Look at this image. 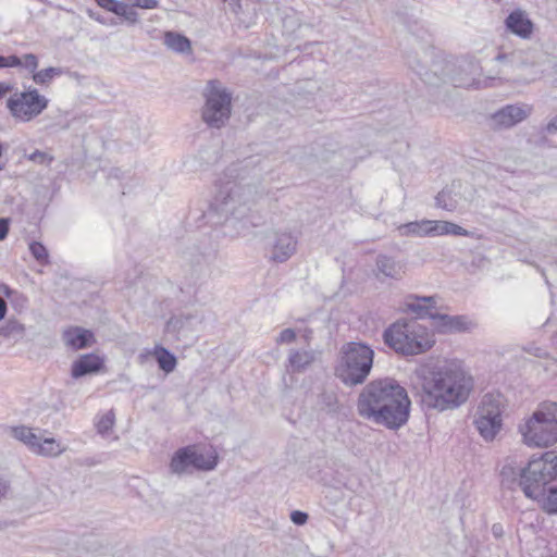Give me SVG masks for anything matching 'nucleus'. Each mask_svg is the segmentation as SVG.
Segmentation results:
<instances>
[{"label": "nucleus", "mask_w": 557, "mask_h": 557, "mask_svg": "<svg viewBox=\"0 0 557 557\" xmlns=\"http://www.w3.org/2000/svg\"><path fill=\"white\" fill-rule=\"evenodd\" d=\"M504 488L519 487L527 498L537 502L548 515H557V453L549 450L524 467L507 462L500 470Z\"/></svg>", "instance_id": "nucleus-1"}, {"label": "nucleus", "mask_w": 557, "mask_h": 557, "mask_svg": "<svg viewBox=\"0 0 557 557\" xmlns=\"http://www.w3.org/2000/svg\"><path fill=\"white\" fill-rule=\"evenodd\" d=\"M421 381L420 404L426 411H445L467 401L473 382L462 368L449 361L426 366L418 372Z\"/></svg>", "instance_id": "nucleus-2"}, {"label": "nucleus", "mask_w": 557, "mask_h": 557, "mask_svg": "<svg viewBox=\"0 0 557 557\" xmlns=\"http://www.w3.org/2000/svg\"><path fill=\"white\" fill-rule=\"evenodd\" d=\"M357 411L366 420L397 430L409 419L410 399L405 387L395 379H375L360 392Z\"/></svg>", "instance_id": "nucleus-3"}, {"label": "nucleus", "mask_w": 557, "mask_h": 557, "mask_svg": "<svg viewBox=\"0 0 557 557\" xmlns=\"http://www.w3.org/2000/svg\"><path fill=\"white\" fill-rule=\"evenodd\" d=\"M255 188L240 182H220L218 193L205 216L212 224H224L236 235H246L255 224L249 216V203L255 199Z\"/></svg>", "instance_id": "nucleus-4"}, {"label": "nucleus", "mask_w": 557, "mask_h": 557, "mask_svg": "<svg viewBox=\"0 0 557 557\" xmlns=\"http://www.w3.org/2000/svg\"><path fill=\"white\" fill-rule=\"evenodd\" d=\"M407 63L421 81L430 86H438L447 82L460 88L478 89L481 86V82L476 78L481 73V65L471 57L460 58L456 62L434 60L430 70L421 64L416 55H408Z\"/></svg>", "instance_id": "nucleus-5"}, {"label": "nucleus", "mask_w": 557, "mask_h": 557, "mask_svg": "<svg viewBox=\"0 0 557 557\" xmlns=\"http://www.w3.org/2000/svg\"><path fill=\"white\" fill-rule=\"evenodd\" d=\"M382 337L387 347L405 357L424 354L435 344L433 332L413 319H398Z\"/></svg>", "instance_id": "nucleus-6"}, {"label": "nucleus", "mask_w": 557, "mask_h": 557, "mask_svg": "<svg viewBox=\"0 0 557 557\" xmlns=\"http://www.w3.org/2000/svg\"><path fill=\"white\" fill-rule=\"evenodd\" d=\"M374 350L361 342L345 343L338 352L334 375L346 387L363 384L371 373Z\"/></svg>", "instance_id": "nucleus-7"}, {"label": "nucleus", "mask_w": 557, "mask_h": 557, "mask_svg": "<svg viewBox=\"0 0 557 557\" xmlns=\"http://www.w3.org/2000/svg\"><path fill=\"white\" fill-rule=\"evenodd\" d=\"M529 446L548 447L557 442V403L544 401L531 418L520 426Z\"/></svg>", "instance_id": "nucleus-8"}, {"label": "nucleus", "mask_w": 557, "mask_h": 557, "mask_svg": "<svg viewBox=\"0 0 557 557\" xmlns=\"http://www.w3.org/2000/svg\"><path fill=\"white\" fill-rule=\"evenodd\" d=\"M205 104L201 110L202 121L210 127L220 129L231 117L232 92L218 79L207 83L203 90Z\"/></svg>", "instance_id": "nucleus-9"}, {"label": "nucleus", "mask_w": 557, "mask_h": 557, "mask_svg": "<svg viewBox=\"0 0 557 557\" xmlns=\"http://www.w3.org/2000/svg\"><path fill=\"white\" fill-rule=\"evenodd\" d=\"M49 100L36 88L15 92L7 101L11 115L23 122H29L40 115L48 107Z\"/></svg>", "instance_id": "nucleus-10"}, {"label": "nucleus", "mask_w": 557, "mask_h": 557, "mask_svg": "<svg viewBox=\"0 0 557 557\" xmlns=\"http://www.w3.org/2000/svg\"><path fill=\"white\" fill-rule=\"evenodd\" d=\"M474 425L486 441H493L503 426L502 408L498 396L486 394L478 408Z\"/></svg>", "instance_id": "nucleus-11"}, {"label": "nucleus", "mask_w": 557, "mask_h": 557, "mask_svg": "<svg viewBox=\"0 0 557 557\" xmlns=\"http://www.w3.org/2000/svg\"><path fill=\"white\" fill-rule=\"evenodd\" d=\"M182 259L189 272V283L197 284L209 275V265L212 261V255L200 245L193 244L182 251Z\"/></svg>", "instance_id": "nucleus-12"}, {"label": "nucleus", "mask_w": 557, "mask_h": 557, "mask_svg": "<svg viewBox=\"0 0 557 557\" xmlns=\"http://www.w3.org/2000/svg\"><path fill=\"white\" fill-rule=\"evenodd\" d=\"M530 114L525 106L506 104L490 116V127L494 131L507 129L524 121Z\"/></svg>", "instance_id": "nucleus-13"}, {"label": "nucleus", "mask_w": 557, "mask_h": 557, "mask_svg": "<svg viewBox=\"0 0 557 557\" xmlns=\"http://www.w3.org/2000/svg\"><path fill=\"white\" fill-rule=\"evenodd\" d=\"M405 273L406 263L404 261L386 253H379L376 256L373 274L380 282H383L385 278L398 281Z\"/></svg>", "instance_id": "nucleus-14"}, {"label": "nucleus", "mask_w": 557, "mask_h": 557, "mask_svg": "<svg viewBox=\"0 0 557 557\" xmlns=\"http://www.w3.org/2000/svg\"><path fill=\"white\" fill-rule=\"evenodd\" d=\"M297 238L288 232L275 233L270 259L276 263L286 262L297 250Z\"/></svg>", "instance_id": "nucleus-15"}, {"label": "nucleus", "mask_w": 557, "mask_h": 557, "mask_svg": "<svg viewBox=\"0 0 557 557\" xmlns=\"http://www.w3.org/2000/svg\"><path fill=\"white\" fill-rule=\"evenodd\" d=\"M436 296H418L410 294L405 299V310L416 314V319H424L434 315L436 311Z\"/></svg>", "instance_id": "nucleus-16"}, {"label": "nucleus", "mask_w": 557, "mask_h": 557, "mask_svg": "<svg viewBox=\"0 0 557 557\" xmlns=\"http://www.w3.org/2000/svg\"><path fill=\"white\" fill-rule=\"evenodd\" d=\"M505 27L509 33L522 39H529L533 34L534 24L524 11L517 9L505 18Z\"/></svg>", "instance_id": "nucleus-17"}, {"label": "nucleus", "mask_w": 557, "mask_h": 557, "mask_svg": "<svg viewBox=\"0 0 557 557\" xmlns=\"http://www.w3.org/2000/svg\"><path fill=\"white\" fill-rule=\"evenodd\" d=\"M104 368L102 358L95 354H85L79 356L71 368L73 379H79L85 375L99 373Z\"/></svg>", "instance_id": "nucleus-18"}, {"label": "nucleus", "mask_w": 557, "mask_h": 557, "mask_svg": "<svg viewBox=\"0 0 557 557\" xmlns=\"http://www.w3.org/2000/svg\"><path fill=\"white\" fill-rule=\"evenodd\" d=\"M432 326L438 333H454L467 330V319L463 315H449L445 313L435 312L431 315Z\"/></svg>", "instance_id": "nucleus-19"}, {"label": "nucleus", "mask_w": 557, "mask_h": 557, "mask_svg": "<svg viewBox=\"0 0 557 557\" xmlns=\"http://www.w3.org/2000/svg\"><path fill=\"white\" fill-rule=\"evenodd\" d=\"M317 352L313 349H290L287 368L293 373H302L315 361Z\"/></svg>", "instance_id": "nucleus-20"}, {"label": "nucleus", "mask_w": 557, "mask_h": 557, "mask_svg": "<svg viewBox=\"0 0 557 557\" xmlns=\"http://www.w3.org/2000/svg\"><path fill=\"white\" fill-rule=\"evenodd\" d=\"M63 338L66 345L75 350L87 348L95 343L94 333L79 326L66 330L63 333Z\"/></svg>", "instance_id": "nucleus-21"}, {"label": "nucleus", "mask_w": 557, "mask_h": 557, "mask_svg": "<svg viewBox=\"0 0 557 557\" xmlns=\"http://www.w3.org/2000/svg\"><path fill=\"white\" fill-rule=\"evenodd\" d=\"M193 446L178 448L172 456L170 461V471L173 474L182 475L193 469L191 462Z\"/></svg>", "instance_id": "nucleus-22"}, {"label": "nucleus", "mask_w": 557, "mask_h": 557, "mask_svg": "<svg viewBox=\"0 0 557 557\" xmlns=\"http://www.w3.org/2000/svg\"><path fill=\"white\" fill-rule=\"evenodd\" d=\"M196 317L191 313H182L171 317L165 324V332L173 335H181L194 330Z\"/></svg>", "instance_id": "nucleus-23"}, {"label": "nucleus", "mask_w": 557, "mask_h": 557, "mask_svg": "<svg viewBox=\"0 0 557 557\" xmlns=\"http://www.w3.org/2000/svg\"><path fill=\"white\" fill-rule=\"evenodd\" d=\"M65 449L66 448L54 437L39 436L38 443L34 448V454L44 457H58L63 454Z\"/></svg>", "instance_id": "nucleus-24"}, {"label": "nucleus", "mask_w": 557, "mask_h": 557, "mask_svg": "<svg viewBox=\"0 0 557 557\" xmlns=\"http://www.w3.org/2000/svg\"><path fill=\"white\" fill-rule=\"evenodd\" d=\"M401 236H431V220L408 222L398 226Z\"/></svg>", "instance_id": "nucleus-25"}, {"label": "nucleus", "mask_w": 557, "mask_h": 557, "mask_svg": "<svg viewBox=\"0 0 557 557\" xmlns=\"http://www.w3.org/2000/svg\"><path fill=\"white\" fill-rule=\"evenodd\" d=\"M153 356L158 362L159 369L163 372L171 373L175 370L177 359L174 354L163 346L157 345L153 349Z\"/></svg>", "instance_id": "nucleus-26"}, {"label": "nucleus", "mask_w": 557, "mask_h": 557, "mask_svg": "<svg viewBox=\"0 0 557 557\" xmlns=\"http://www.w3.org/2000/svg\"><path fill=\"white\" fill-rule=\"evenodd\" d=\"M317 409L326 413L334 414L339 410V401L334 391H322L317 398Z\"/></svg>", "instance_id": "nucleus-27"}, {"label": "nucleus", "mask_w": 557, "mask_h": 557, "mask_svg": "<svg viewBox=\"0 0 557 557\" xmlns=\"http://www.w3.org/2000/svg\"><path fill=\"white\" fill-rule=\"evenodd\" d=\"M10 434L15 440L25 444L28 447V449L32 453H34V448L38 443L39 435L34 433L32 428H28L26 425L12 426L10 430Z\"/></svg>", "instance_id": "nucleus-28"}, {"label": "nucleus", "mask_w": 557, "mask_h": 557, "mask_svg": "<svg viewBox=\"0 0 557 557\" xmlns=\"http://www.w3.org/2000/svg\"><path fill=\"white\" fill-rule=\"evenodd\" d=\"M164 42L169 49L178 53H188L191 51L190 40L178 33H165Z\"/></svg>", "instance_id": "nucleus-29"}, {"label": "nucleus", "mask_w": 557, "mask_h": 557, "mask_svg": "<svg viewBox=\"0 0 557 557\" xmlns=\"http://www.w3.org/2000/svg\"><path fill=\"white\" fill-rule=\"evenodd\" d=\"M25 335V326L16 320H8L0 326V337L14 343L21 341Z\"/></svg>", "instance_id": "nucleus-30"}, {"label": "nucleus", "mask_w": 557, "mask_h": 557, "mask_svg": "<svg viewBox=\"0 0 557 557\" xmlns=\"http://www.w3.org/2000/svg\"><path fill=\"white\" fill-rule=\"evenodd\" d=\"M63 73L61 67H47L33 74V81L37 85H48L55 76H60Z\"/></svg>", "instance_id": "nucleus-31"}, {"label": "nucleus", "mask_w": 557, "mask_h": 557, "mask_svg": "<svg viewBox=\"0 0 557 557\" xmlns=\"http://www.w3.org/2000/svg\"><path fill=\"white\" fill-rule=\"evenodd\" d=\"M193 469L201 470V471H210L213 470L216 466L215 459H208L203 454L197 453V450L193 447V456H191Z\"/></svg>", "instance_id": "nucleus-32"}, {"label": "nucleus", "mask_w": 557, "mask_h": 557, "mask_svg": "<svg viewBox=\"0 0 557 557\" xmlns=\"http://www.w3.org/2000/svg\"><path fill=\"white\" fill-rule=\"evenodd\" d=\"M29 251L32 256L40 263L48 264L49 263V253L47 248L40 242L33 240L29 244Z\"/></svg>", "instance_id": "nucleus-33"}, {"label": "nucleus", "mask_w": 557, "mask_h": 557, "mask_svg": "<svg viewBox=\"0 0 557 557\" xmlns=\"http://www.w3.org/2000/svg\"><path fill=\"white\" fill-rule=\"evenodd\" d=\"M24 158H26L27 160L32 161L35 164L44 166H50L54 160L53 156L38 149L33 151L32 153H25Z\"/></svg>", "instance_id": "nucleus-34"}, {"label": "nucleus", "mask_w": 557, "mask_h": 557, "mask_svg": "<svg viewBox=\"0 0 557 557\" xmlns=\"http://www.w3.org/2000/svg\"><path fill=\"white\" fill-rule=\"evenodd\" d=\"M136 7H133V2L125 3L123 2L122 9L119 13V17H122L129 25H135L139 22V15L135 10Z\"/></svg>", "instance_id": "nucleus-35"}, {"label": "nucleus", "mask_w": 557, "mask_h": 557, "mask_svg": "<svg viewBox=\"0 0 557 557\" xmlns=\"http://www.w3.org/2000/svg\"><path fill=\"white\" fill-rule=\"evenodd\" d=\"M115 422V414L113 410H109L104 413L99 421L97 422V431L101 435L108 434V432L113 428Z\"/></svg>", "instance_id": "nucleus-36"}, {"label": "nucleus", "mask_w": 557, "mask_h": 557, "mask_svg": "<svg viewBox=\"0 0 557 557\" xmlns=\"http://www.w3.org/2000/svg\"><path fill=\"white\" fill-rule=\"evenodd\" d=\"M435 203L438 208L447 211H454L456 208V205L450 197V193L446 190H442L436 195Z\"/></svg>", "instance_id": "nucleus-37"}, {"label": "nucleus", "mask_w": 557, "mask_h": 557, "mask_svg": "<svg viewBox=\"0 0 557 557\" xmlns=\"http://www.w3.org/2000/svg\"><path fill=\"white\" fill-rule=\"evenodd\" d=\"M95 1L97 2V4L100 8L104 9L108 12L115 14L116 16H119V13L123 5V1H119V0H95Z\"/></svg>", "instance_id": "nucleus-38"}, {"label": "nucleus", "mask_w": 557, "mask_h": 557, "mask_svg": "<svg viewBox=\"0 0 557 557\" xmlns=\"http://www.w3.org/2000/svg\"><path fill=\"white\" fill-rule=\"evenodd\" d=\"M450 222L448 221H432L431 220V236L448 235Z\"/></svg>", "instance_id": "nucleus-39"}, {"label": "nucleus", "mask_w": 557, "mask_h": 557, "mask_svg": "<svg viewBox=\"0 0 557 557\" xmlns=\"http://www.w3.org/2000/svg\"><path fill=\"white\" fill-rule=\"evenodd\" d=\"M20 66H22V59L20 57L15 54L9 57L0 55V69Z\"/></svg>", "instance_id": "nucleus-40"}, {"label": "nucleus", "mask_w": 557, "mask_h": 557, "mask_svg": "<svg viewBox=\"0 0 557 557\" xmlns=\"http://www.w3.org/2000/svg\"><path fill=\"white\" fill-rule=\"evenodd\" d=\"M22 66H24L34 74L38 67V58L34 53L24 54L22 60Z\"/></svg>", "instance_id": "nucleus-41"}, {"label": "nucleus", "mask_w": 557, "mask_h": 557, "mask_svg": "<svg viewBox=\"0 0 557 557\" xmlns=\"http://www.w3.org/2000/svg\"><path fill=\"white\" fill-rule=\"evenodd\" d=\"M296 339V333L293 329H284L277 339V344H289L293 343Z\"/></svg>", "instance_id": "nucleus-42"}, {"label": "nucleus", "mask_w": 557, "mask_h": 557, "mask_svg": "<svg viewBox=\"0 0 557 557\" xmlns=\"http://www.w3.org/2000/svg\"><path fill=\"white\" fill-rule=\"evenodd\" d=\"M308 513L305 512V511H300V510H294L292 511L290 513V520L296 524V525H304L307 521H308Z\"/></svg>", "instance_id": "nucleus-43"}, {"label": "nucleus", "mask_w": 557, "mask_h": 557, "mask_svg": "<svg viewBox=\"0 0 557 557\" xmlns=\"http://www.w3.org/2000/svg\"><path fill=\"white\" fill-rule=\"evenodd\" d=\"M448 235L469 236L470 232L467 231L466 228L450 222Z\"/></svg>", "instance_id": "nucleus-44"}, {"label": "nucleus", "mask_w": 557, "mask_h": 557, "mask_svg": "<svg viewBox=\"0 0 557 557\" xmlns=\"http://www.w3.org/2000/svg\"><path fill=\"white\" fill-rule=\"evenodd\" d=\"M10 231V220L0 218V240H4Z\"/></svg>", "instance_id": "nucleus-45"}, {"label": "nucleus", "mask_w": 557, "mask_h": 557, "mask_svg": "<svg viewBox=\"0 0 557 557\" xmlns=\"http://www.w3.org/2000/svg\"><path fill=\"white\" fill-rule=\"evenodd\" d=\"M87 13H88V16L90 18H92V20H95V21H97V22H99L101 24H104V25L106 24L116 25V22L113 18H111L110 23H108L107 20L100 13H98V12H95L92 10H88Z\"/></svg>", "instance_id": "nucleus-46"}, {"label": "nucleus", "mask_w": 557, "mask_h": 557, "mask_svg": "<svg viewBox=\"0 0 557 557\" xmlns=\"http://www.w3.org/2000/svg\"><path fill=\"white\" fill-rule=\"evenodd\" d=\"M515 59H516V54L515 53H504V52H499L496 57H495V60L497 62H500V63H513L515 62Z\"/></svg>", "instance_id": "nucleus-47"}, {"label": "nucleus", "mask_w": 557, "mask_h": 557, "mask_svg": "<svg viewBox=\"0 0 557 557\" xmlns=\"http://www.w3.org/2000/svg\"><path fill=\"white\" fill-rule=\"evenodd\" d=\"M545 132L547 134H555L557 132V114L547 123Z\"/></svg>", "instance_id": "nucleus-48"}, {"label": "nucleus", "mask_w": 557, "mask_h": 557, "mask_svg": "<svg viewBox=\"0 0 557 557\" xmlns=\"http://www.w3.org/2000/svg\"><path fill=\"white\" fill-rule=\"evenodd\" d=\"M222 1L228 3L232 12H234L235 14L239 13V11L242 9L240 0H222Z\"/></svg>", "instance_id": "nucleus-49"}, {"label": "nucleus", "mask_w": 557, "mask_h": 557, "mask_svg": "<svg viewBox=\"0 0 557 557\" xmlns=\"http://www.w3.org/2000/svg\"><path fill=\"white\" fill-rule=\"evenodd\" d=\"M492 533L496 539H499L504 535V529L500 523H494L492 525Z\"/></svg>", "instance_id": "nucleus-50"}, {"label": "nucleus", "mask_w": 557, "mask_h": 557, "mask_svg": "<svg viewBox=\"0 0 557 557\" xmlns=\"http://www.w3.org/2000/svg\"><path fill=\"white\" fill-rule=\"evenodd\" d=\"M12 90V86L7 83L0 82V100Z\"/></svg>", "instance_id": "nucleus-51"}, {"label": "nucleus", "mask_w": 557, "mask_h": 557, "mask_svg": "<svg viewBox=\"0 0 557 557\" xmlns=\"http://www.w3.org/2000/svg\"><path fill=\"white\" fill-rule=\"evenodd\" d=\"M7 313V302L0 297V320L4 318Z\"/></svg>", "instance_id": "nucleus-52"}, {"label": "nucleus", "mask_w": 557, "mask_h": 557, "mask_svg": "<svg viewBox=\"0 0 557 557\" xmlns=\"http://www.w3.org/2000/svg\"><path fill=\"white\" fill-rule=\"evenodd\" d=\"M312 335H313V331L311 329H305L304 331V339L309 344V342L311 341L312 338Z\"/></svg>", "instance_id": "nucleus-53"}, {"label": "nucleus", "mask_w": 557, "mask_h": 557, "mask_svg": "<svg viewBox=\"0 0 557 557\" xmlns=\"http://www.w3.org/2000/svg\"><path fill=\"white\" fill-rule=\"evenodd\" d=\"M4 152V145L0 141V171L5 168V162L2 161V156Z\"/></svg>", "instance_id": "nucleus-54"}]
</instances>
